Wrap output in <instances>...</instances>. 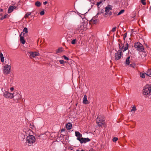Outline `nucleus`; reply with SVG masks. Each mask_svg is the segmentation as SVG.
Returning <instances> with one entry per match:
<instances>
[{
  "instance_id": "1",
  "label": "nucleus",
  "mask_w": 151,
  "mask_h": 151,
  "mask_svg": "<svg viewBox=\"0 0 151 151\" xmlns=\"http://www.w3.org/2000/svg\"><path fill=\"white\" fill-rule=\"evenodd\" d=\"M36 139L34 136L32 135H29L27 136L26 138V143L28 144V145L30 146L32 145L35 141Z\"/></svg>"
},
{
  "instance_id": "2",
  "label": "nucleus",
  "mask_w": 151,
  "mask_h": 151,
  "mask_svg": "<svg viewBox=\"0 0 151 151\" xmlns=\"http://www.w3.org/2000/svg\"><path fill=\"white\" fill-rule=\"evenodd\" d=\"M105 120V118L104 116L100 115L98 116L96 119V121L99 127H101L103 124V122Z\"/></svg>"
},
{
  "instance_id": "3",
  "label": "nucleus",
  "mask_w": 151,
  "mask_h": 151,
  "mask_svg": "<svg viewBox=\"0 0 151 151\" xmlns=\"http://www.w3.org/2000/svg\"><path fill=\"white\" fill-rule=\"evenodd\" d=\"M3 96L5 98L8 99H12L14 97L13 93H10L7 91L4 93Z\"/></svg>"
},
{
  "instance_id": "4",
  "label": "nucleus",
  "mask_w": 151,
  "mask_h": 151,
  "mask_svg": "<svg viewBox=\"0 0 151 151\" xmlns=\"http://www.w3.org/2000/svg\"><path fill=\"white\" fill-rule=\"evenodd\" d=\"M134 47L135 48L137 49L138 50L142 52L144 50V48L142 45L139 42H137L135 43Z\"/></svg>"
},
{
  "instance_id": "5",
  "label": "nucleus",
  "mask_w": 151,
  "mask_h": 151,
  "mask_svg": "<svg viewBox=\"0 0 151 151\" xmlns=\"http://www.w3.org/2000/svg\"><path fill=\"white\" fill-rule=\"evenodd\" d=\"M11 67H4L3 71L4 74H8L10 73Z\"/></svg>"
},
{
  "instance_id": "6",
  "label": "nucleus",
  "mask_w": 151,
  "mask_h": 151,
  "mask_svg": "<svg viewBox=\"0 0 151 151\" xmlns=\"http://www.w3.org/2000/svg\"><path fill=\"white\" fill-rule=\"evenodd\" d=\"M121 57L122 51L121 50H119L115 54V59L116 60H118L121 58Z\"/></svg>"
},
{
  "instance_id": "7",
  "label": "nucleus",
  "mask_w": 151,
  "mask_h": 151,
  "mask_svg": "<svg viewBox=\"0 0 151 151\" xmlns=\"http://www.w3.org/2000/svg\"><path fill=\"white\" fill-rule=\"evenodd\" d=\"M119 50H121L122 51V50L123 52H124L128 48V45H129L128 43H126L125 45V47H124V46L123 45L122 47V45H120V43L119 44Z\"/></svg>"
},
{
  "instance_id": "8",
  "label": "nucleus",
  "mask_w": 151,
  "mask_h": 151,
  "mask_svg": "<svg viewBox=\"0 0 151 151\" xmlns=\"http://www.w3.org/2000/svg\"><path fill=\"white\" fill-rule=\"evenodd\" d=\"M130 56H128L126 59L125 61V64L127 65H130L131 66H134V65H135L134 63L132 64V63L131 62V61L130 60Z\"/></svg>"
},
{
  "instance_id": "9",
  "label": "nucleus",
  "mask_w": 151,
  "mask_h": 151,
  "mask_svg": "<svg viewBox=\"0 0 151 151\" xmlns=\"http://www.w3.org/2000/svg\"><path fill=\"white\" fill-rule=\"evenodd\" d=\"M77 140H79L80 143H86V142L90 141V139L88 138H81V139L78 138H77Z\"/></svg>"
},
{
  "instance_id": "10",
  "label": "nucleus",
  "mask_w": 151,
  "mask_h": 151,
  "mask_svg": "<svg viewBox=\"0 0 151 151\" xmlns=\"http://www.w3.org/2000/svg\"><path fill=\"white\" fill-rule=\"evenodd\" d=\"M28 53L29 54V55L31 58L32 57L35 58L36 56L38 55L39 53L37 52H29Z\"/></svg>"
},
{
  "instance_id": "11",
  "label": "nucleus",
  "mask_w": 151,
  "mask_h": 151,
  "mask_svg": "<svg viewBox=\"0 0 151 151\" xmlns=\"http://www.w3.org/2000/svg\"><path fill=\"white\" fill-rule=\"evenodd\" d=\"M24 34V33L22 32L20 34V41L21 42V43L23 44H24L25 43V40L24 39V37L22 36V34Z\"/></svg>"
},
{
  "instance_id": "12",
  "label": "nucleus",
  "mask_w": 151,
  "mask_h": 151,
  "mask_svg": "<svg viewBox=\"0 0 151 151\" xmlns=\"http://www.w3.org/2000/svg\"><path fill=\"white\" fill-rule=\"evenodd\" d=\"M111 10V8L109 5L108 6L105 8V12L107 14H109L110 10Z\"/></svg>"
},
{
  "instance_id": "13",
  "label": "nucleus",
  "mask_w": 151,
  "mask_h": 151,
  "mask_svg": "<svg viewBox=\"0 0 151 151\" xmlns=\"http://www.w3.org/2000/svg\"><path fill=\"white\" fill-rule=\"evenodd\" d=\"M83 104H89V102L87 99V96L86 95L84 96L83 98Z\"/></svg>"
},
{
  "instance_id": "14",
  "label": "nucleus",
  "mask_w": 151,
  "mask_h": 151,
  "mask_svg": "<svg viewBox=\"0 0 151 151\" xmlns=\"http://www.w3.org/2000/svg\"><path fill=\"white\" fill-rule=\"evenodd\" d=\"M98 19H96L95 17H93L90 21V22L93 24H96L98 22Z\"/></svg>"
},
{
  "instance_id": "15",
  "label": "nucleus",
  "mask_w": 151,
  "mask_h": 151,
  "mask_svg": "<svg viewBox=\"0 0 151 151\" xmlns=\"http://www.w3.org/2000/svg\"><path fill=\"white\" fill-rule=\"evenodd\" d=\"M16 8V7L15 6H10L8 9V12L9 13L12 12L13 10Z\"/></svg>"
},
{
  "instance_id": "16",
  "label": "nucleus",
  "mask_w": 151,
  "mask_h": 151,
  "mask_svg": "<svg viewBox=\"0 0 151 151\" xmlns=\"http://www.w3.org/2000/svg\"><path fill=\"white\" fill-rule=\"evenodd\" d=\"M75 135L77 137V138H79L81 139V137H82V134L80 133L79 132L76 131L75 132Z\"/></svg>"
},
{
  "instance_id": "17",
  "label": "nucleus",
  "mask_w": 151,
  "mask_h": 151,
  "mask_svg": "<svg viewBox=\"0 0 151 151\" xmlns=\"http://www.w3.org/2000/svg\"><path fill=\"white\" fill-rule=\"evenodd\" d=\"M72 127V124L70 123H68L66 125V128L68 130H69L71 129Z\"/></svg>"
},
{
  "instance_id": "18",
  "label": "nucleus",
  "mask_w": 151,
  "mask_h": 151,
  "mask_svg": "<svg viewBox=\"0 0 151 151\" xmlns=\"http://www.w3.org/2000/svg\"><path fill=\"white\" fill-rule=\"evenodd\" d=\"M132 108V109L131 110V112L134 113L137 110V109L135 106H133Z\"/></svg>"
},
{
  "instance_id": "19",
  "label": "nucleus",
  "mask_w": 151,
  "mask_h": 151,
  "mask_svg": "<svg viewBox=\"0 0 151 151\" xmlns=\"http://www.w3.org/2000/svg\"><path fill=\"white\" fill-rule=\"evenodd\" d=\"M0 57L1 62H3L4 61V57L3 54L1 52L0 53Z\"/></svg>"
},
{
  "instance_id": "20",
  "label": "nucleus",
  "mask_w": 151,
  "mask_h": 151,
  "mask_svg": "<svg viewBox=\"0 0 151 151\" xmlns=\"http://www.w3.org/2000/svg\"><path fill=\"white\" fill-rule=\"evenodd\" d=\"M147 76L150 77H151V69H148L147 72Z\"/></svg>"
},
{
  "instance_id": "21",
  "label": "nucleus",
  "mask_w": 151,
  "mask_h": 151,
  "mask_svg": "<svg viewBox=\"0 0 151 151\" xmlns=\"http://www.w3.org/2000/svg\"><path fill=\"white\" fill-rule=\"evenodd\" d=\"M147 73H140V76L142 78H144L145 77V76L146 75Z\"/></svg>"
},
{
  "instance_id": "22",
  "label": "nucleus",
  "mask_w": 151,
  "mask_h": 151,
  "mask_svg": "<svg viewBox=\"0 0 151 151\" xmlns=\"http://www.w3.org/2000/svg\"><path fill=\"white\" fill-rule=\"evenodd\" d=\"M35 5L37 7H40L41 5V3L39 1H37L35 3Z\"/></svg>"
},
{
  "instance_id": "23",
  "label": "nucleus",
  "mask_w": 151,
  "mask_h": 151,
  "mask_svg": "<svg viewBox=\"0 0 151 151\" xmlns=\"http://www.w3.org/2000/svg\"><path fill=\"white\" fill-rule=\"evenodd\" d=\"M63 48L62 47H60L56 50V52L57 53H60L61 52L63 51Z\"/></svg>"
},
{
  "instance_id": "24",
  "label": "nucleus",
  "mask_w": 151,
  "mask_h": 151,
  "mask_svg": "<svg viewBox=\"0 0 151 151\" xmlns=\"http://www.w3.org/2000/svg\"><path fill=\"white\" fill-rule=\"evenodd\" d=\"M31 15V12H28L26 14H25L24 17H28L29 15Z\"/></svg>"
},
{
  "instance_id": "25",
  "label": "nucleus",
  "mask_w": 151,
  "mask_h": 151,
  "mask_svg": "<svg viewBox=\"0 0 151 151\" xmlns=\"http://www.w3.org/2000/svg\"><path fill=\"white\" fill-rule=\"evenodd\" d=\"M7 16V14H6L5 15L4 17H1L0 18V20H2L4 19H6V18Z\"/></svg>"
},
{
  "instance_id": "26",
  "label": "nucleus",
  "mask_w": 151,
  "mask_h": 151,
  "mask_svg": "<svg viewBox=\"0 0 151 151\" xmlns=\"http://www.w3.org/2000/svg\"><path fill=\"white\" fill-rule=\"evenodd\" d=\"M124 9H122L121 10L118 14L117 15H120L121 14H122L124 12Z\"/></svg>"
},
{
  "instance_id": "27",
  "label": "nucleus",
  "mask_w": 151,
  "mask_h": 151,
  "mask_svg": "<svg viewBox=\"0 0 151 151\" xmlns=\"http://www.w3.org/2000/svg\"><path fill=\"white\" fill-rule=\"evenodd\" d=\"M23 32L26 33H27L28 32V29L27 28L25 27L23 29Z\"/></svg>"
},
{
  "instance_id": "28",
  "label": "nucleus",
  "mask_w": 151,
  "mask_h": 151,
  "mask_svg": "<svg viewBox=\"0 0 151 151\" xmlns=\"http://www.w3.org/2000/svg\"><path fill=\"white\" fill-rule=\"evenodd\" d=\"M146 0H141V2L142 3V4L143 5H145L146 4V3L145 2V1Z\"/></svg>"
},
{
  "instance_id": "29",
  "label": "nucleus",
  "mask_w": 151,
  "mask_h": 151,
  "mask_svg": "<svg viewBox=\"0 0 151 151\" xmlns=\"http://www.w3.org/2000/svg\"><path fill=\"white\" fill-rule=\"evenodd\" d=\"M62 58H64L65 60H69V58L65 55L63 56Z\"/></svg>"
},
{
  "instance_id": "30",
  "label": "nucleus",
  "mask_w": 151,
  "mask_h": 151,
  "mask_svg": "<svg viewBox=\"0 0 151 151\" xmlns=\"http://www.w3.org/2000/svg\"><path fill=\"white\" fill-rule=\"evenodd\" d=\"M118 139V138L117 137H114L113 139V141L114 142H116Z\"/></svg>"
},
{
  "instance_id": "31",
  "label": "nucleus",
  "mask_w": 151,
  "mask_h": 151,
  "mask_svg": "<svg viewBox=\"0 0 151 151\" xmlns=\"http://www.w3.org/2000/svg\"><path fill=\"white\" fill-rule=\"evenodd\" d=\"M76 39H74L73 40L71 41V43L72 44H75L76 43Z\"/></svg>"
},
{
  "instance_id": "32",
  "label": "nucleus",
  "mask_w": 151,
  "mask_h": 151,
  "mask_svg": "<svg viewBox=\"0 0 151 151\" xmlns=\"http://www.w3.org/2000/svg\"><path fill=\"white\" fill-rule=\"evenodd\" d=\"M116 27H114L111 30V31L112 32H114L116 30Z\"/></svg>"
},
{
  "instance_id": "33",
  "label": "nucleus",
  "mask_w": 151,
  "mask_h": 151,
  "mask_svg": "<svg viewBox=\"0 0 151 151\" xmlns=\"http://www.w3.org/2000/svg\"><path fill=\"white\" fill-rule=\"evenodd\" d=\"M45 14V12L44 11H41L40 13V14L41 15H44Z\"/></svg>"
},
{
  "instance_id": "34",
  "label": "nucleus",
  "mask_w": 151,
  "mask_h": 151,
  "mask_svg": "<svg viewBox=\"0 0 151 151\" xmlns=\"http://www.w3.org/2000/svg\"><path fill=\"white\" fill-rule=\"evenodd\" d=\"M59 62L62 64H63L64 63H65V62L63 60H60Z\"/></svg>"
},
{
  "instance_id": "35",
  "label": "nucleus",
  "mask_w": 151,
  "mask_h": 151,
  "mask_svg": "<svg viewBox=\"0 0 151 151\" xmlns=\"http://www.w3.org/2000/svg\"><path fill=\"white\" fill-rule=\"evenodd\" d=\"M127 33H125L124 34V38H126L127 37Z\"/></svg>"
},
{
  "instance_id": "36",
  "label": "nucleus",
  "mask_w": 151,
  "mask_h": 151,
  "mask_svg": "<svg viewBox=\"0 0 151 151\" xmlns=\"http://www.w3.org/2000/svg\"><path fill=\"white\" fill-rule=\"evenodd\" d=\"M73 147H69V149L70 150H73Z\"/></svg>"
},
{
  "instance_id": "37",
  "label": "nucleus",
  "mask_w": 151,
  "mask_h": 151,
  "mask_svg": "<svg viewBox=\"0 0 151 151\" xmlns=\"http://www.w3.org/2000/svg\"><path fill=\"white\" fill-rule=\"evenodd\" d=\"M47 1H45V2H43V4L44 5H45L46 4H47Z\"/></svg>"
},
{
  "instance_id": "38",
  "label": "nucleus",
  "mask_w": 151,
  "mask_h": 151,
  "mask_svg": "<svg viewBox=\"0 0 151 151\" xmlns=\"http://www.w3.org/2000/svg\"><path fill=\"white\" fill-rule=\"evenodd\" d=\"M14 89V88L12 87L10 88V90L11 91H13Z\"/></svg>"
},
{
  "instance_id": "39",
  "label": "nucleus",
  "mask_w": 151,
  "mask_h": 151,
  "mask_svg": "<svg viewBox=\"0 0 151 151\" xmlns=\"http://www.w3.org/2000/svg\"><path fill=\"white\" fill-rule=\"evenodd\" d=\"M11 65V64H6L5 66H10Z\"/></svg>"
},
{
  "instance_id": "40",
  "label": "nucleus",
  "mask_w": 151,
  "mask_h": 151,
  "mask_svg": "<svg viewBox=\"0 0 151 151\" xmlns=\"http://www.w3.org/2000/svg\"><path fill=\"white\" fill-rule=\"evenodd\" d=\"M142 54L144 55H145V56L146 55V53L145 52H143V53H142Z\"/></svg>"
},
{
  "instance_id": "41",
  "label": "nucleus",
  "mask_w": 151,
  "mask_h": 151,
  "mask_svg": "<svg viewBox=\"0 0 151 151\" xmlns=\"http://www.w3.org/2000/svg\"><path fill=\"white\" fill-rule=\"evenodd\" d=\"M107 14V13L106 12V13L104 14V17H106L105 16H106V15H107V14Z\"/></svg>"
},
{
  "instance_id": "42",
  "label": "nucleus",
  "mask_w": 151,
  "mask_h": 151,
  "mask_svg": "<svg viewBox=\"0 0 151 151\" xmlns=\"http://www.w3.org/2000/svg\"><path fill=\"white\" fill-rule=\"evenodd\" d=\"M65 131V129H62L61 130V132H63V131Z\"/></svg>"
},
{
  "instance_id": "43",
  "label": "nucleus",
  "mask_w": 151,
  "mask_h": 151,
  "mask_svg": "<svg viewBox=\"0 0 151 151\" xmlns=\"http://www.w3.org/2000/svg\"><path fill=\"white\" fill-rule=\"evenodd\" d=\"M3 11V9H0V12H2Z\"/></svg>"
},
{
  "instance_id": "44",
  "label": "nucleus",
  "mask_w": 151,
  "mask_h": 151,
  "mask_svg": "<svg viewBox=\"0 0 151 151\" xmlns=\"http://www.w3.org/2000/svg\"><path fill=\"white\" fill-rule=\"evenodd\" d=\"M99 14H100V13L99 12L97 13V15H96V16H97V15H99Z\"/></svg>"
},
{
  "instance_id": "45",
  "label": "nucleus",
  "mask_w": 151,
  "mask_h": 151,
  "mask_svg": "<svg viewBox=\"0 0 151 151\" xmlns=\"http://www.w3.org/2000/svg\"><path fill=\"white\" fill-rule=\"evenodd\" d=\"M123 39H124V40H125V38H124V37Z\"/></svg>"
},
{
  "instance_id": "46",
  "label": "nucleus",
  "mask_w": 151,
  "mask_h": 151,
  "mask_svg": "<svg viewBox=\"0 0 151 151\" xmlns=\"http://www.w3.org/2000/svg\"><path fill=\"white\" fill-rule=\"evenodd\" d=\"M119 41L120 42H121V41H119Z\"/></svg>"
},
{
  "instance_id": "47",
  "label": "nucleus",
  "mask_w": 151,
  "mask_h": 151,
  "mask_svg": "<svg viewBox=\"0 0 151 151\" xmlns=\"http://www.w3.org/2000/svg\"><path fill=\"white\" fill-rule=\"evenodd\" d=\"M99 4V3H97V4H98H98Z\"/></svg>"
},
{
  "instance_id": "48",
  "label": "nucleus",
  "mask_w": 151,
  "mask_h": 151,
  "mask_svg": "<svg viewBox=\"0 0 151 151\" xmlns=\"http://www.w3.org/2000/svg\"><path fill=\"white\" fill-rule=\"evenodd\" d=\"M144 59H146V58H143Z\"/></svg>"
},
{
  "instance_id": "49",
  "label": "nucleus",
  "mask_w": 151,
  "mask_h": 151,
  "mask_svg": "<svg viewBox=\"0 0 151 151\" xmlns=\"http://www.w3.org/2000/svg\"><path fill=\"white\" fill-rule=\"evenodd\" d=\"M24 131V132H25V133H26V131Z\"/></svg>"
},
{
  "instance_id": "50",
  "label": "nucleus",
  "mask_w": 151,
  "mask_h": 151,
  "mask_svg": "<svg viewBox=\"0 0 151 151\" xmlns=\"http://www.w3.org/2000/svg\"><path fill=\"white\" fill-rule=\"evenodd\" d=\"M63 151H65V150H63Z\"/></svg>"
},
{
  "instance_id": "51",
  "label": "nucleus",
  "mask_w": 151,
  "mask_h": 151,
  "mask_svg": "<svg viewBox=\"0 0 151 151\" xmlns=\"http://www.w3.org/2000/svg\"><path fill=\"white\" fill-rule=\"evenodd\" d=\"M32 128V129H33V128H32V127H31Z\"/></svg>"
},
{
  "instance_id": "52",
  "label": "nucleus",
  "mask_w": 151,
  "mask_h": 151,
  "mask_svg": "<svg viewBox=\"0 0 151 151\" xmlns=\"http://www.w3.org/2000/svg\"><path fill=\"white\" fill-rule=\"evenodd\" d=\"M89 151H90V150Z\"/></svg>"
}]
</instances>
